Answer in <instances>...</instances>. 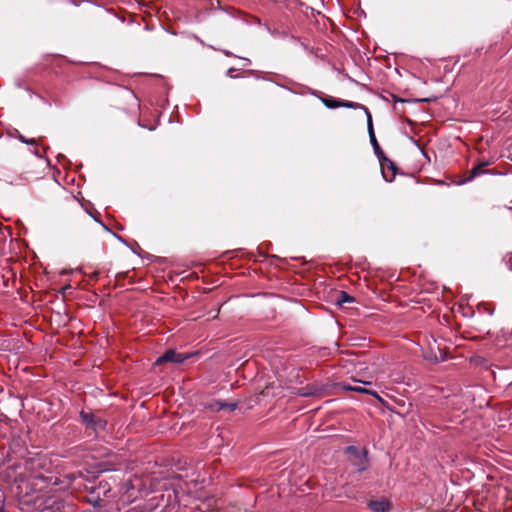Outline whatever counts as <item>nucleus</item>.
I'll return each mask as SVG.
<instances>
[{
    "label": "nucleus",
    "instance_id": "1",
    "mask_svg": "<svg viewBox=\"0 0 512 512\" xmlns=\"http://www.w3.org/2000/svg\"><path fill=\"white\" fill-rule=\"evenodd\" d=\"M188 357V354L177 353L175 350H168L156 360L155 364L159 365L164 362L182 363Z\"/></svg>",
    "mask_w": 512,
    "mask_h": 512
},
{
    "label": "nucleus",
    "instance_id": "2",
    "mask_svg": "<svg viewBox=\"0 0 512 512\" xmlns=\"http://www.w3.org/2000/svg\"><path fill=\"white\" fill-rule=\"evenodd\" d=\"M368 507L373 512H388L390 510V502L385 497H380L377 499L370 500L368 502Z\"/></svg>",
    "mask_w": 512,
    "mask_h": 512
},
{
    "label": "nucleus",
    "instance_id": "3",
    "mask_svg": "<svg viewBox=\"0 0 512 512\" xmlns=\"http://www.w3.org/2000/svg\"><path fill=\"white\" fill-rule=\"evenodd\" d=\"M343 388L345 390H348V391H355V392L370 394V395H373L375 398H377L380 402L383 401L382 398L377 394V392L372 391V390H368V389L363 388L361 386L344 385Z\"/></svg>",
    "mask_w": 512,
    "mask_h": 512
},
{
    "label": "nucleus",
    "instance_id": "4",
    "mask_svg": "<svg viewBox=\"0 0 512 512\" xmlns=\"http://www.w3.org/2000/svg\"><path fill=\"white\" fill-rule=\"evenodd\" d=\"M81 417L83 418V421L87 424V426H91L94 429H97V427H102V421H95L94 415L87 414L85 412H81Z\"/></svg>",
    "mask_w": 512,
    "mask_h": 512
},
{
    "label": "nucleus",
    "instance_id": "5",
    "mask_svg": "<svg viewBox=\"0 0 512 512\" xmlns=\"http://www.w3.org/2000/svg\"><path fill=\"white\" fill-rule=\"evenodd\" d=\"M324 104L328 107V108H337V107H340V106H344V107H354V103L352 102H340L336 99H324L323 100Z\"/></svg>",
    "mask_w": 512,
    "mask_h": 512
},
{
    "label": "nucleus",
    "instance_id": "6",
    "mask_svg": "<svg viewBox=\"0 0 512 512\" xmlns=\"http://www.w3.org/2000/svg\"><path fill=\"white\" fill-rule=\"evenodd\" d=\"M352 301H353V298L350 295H348L346 292H341L340 296L337 299L338 304H343V303L352 302Z\"/></svg>",
    "mask_w": 512,
    "mask_h": 512
},
{
    "label": "nucleus",
    "instance_id": "7",
    "mask_svg": "<svg viewBox=\"0 0 512 512\" xmlns=\"http://www.w3.org/2000/svg\"><path fill=\"white\" fill-rule=\"evenodd\" d=\"M369 137H370V142H371L375 152L378 153L380 151V146H379V144L377 142L375 134L369 135Z\"/></svg>",
    "mask_w": 512,
    "mask_h": 512
},
{
    "label": "nucleus",
    "instance_id": "8",
    "mask_svg": "<svg viewBox=\"0 0 512 512\" xmlns=\"http://www.w3.org/2000/svg\"><path fill=\"white\" fill-rule=\"evenodd\" d=\"M367 114H368V131H369V135H372V134H374L372 118L369 113H367Z\"/></svg>",
    "mask_w": 512,
    "mask_h": 512
},
{
    "label": "nucleus",
    "instance_id": "9",
    "mask_svg": "<svg viewBox=\"0 0 512 512\" xmlns=\"http://www.w3.org/2000/svg\"><path fill=\"white\" fill-rule=\"evenodd\" d=\"M481 168H482V166L474 167V168L471 170V176H472V177L477 176V175L480 173Z\"/></svg>",
    "mask_w": 512,
    "mask_h": 512
},
{
    "label": "nucleus",
    "instance_id": "10",
    "mask_svg": "<svg viewBox=\"0 0 512 512\" xmlns=\"http://www.w3.org/2000/svg\"><path fill=\"white\" fill-rule=\"evenodd\" d=\"M223 407H228L230 410H234L236 408V404H231V405H221L220 408H223Z\"/></svg>",
    "mask_w": 512,
    "mask_h": 512
},
{
    "label": "nucleus",
    "instance_id": "11",
    "mask_svg": "<svg viewBox=\"0 0 512 512\" xmlns=\"http://www.w3.org/2000/svg\"><path fill=\"white\" fill-rule=\"evenodd\" d=\"M20 139H21V141H22V142H25V143H30V144L35 143V140H34V139H32V140H26L24 137H20Z\"/></svg>",
    "mask_w": 512,
    "mask_h": 512
},
{
    "label": "nucleus",
    "instance_id": "12",
    "mask_svg": "<svg viewBox=\"0 0 512 512\" xmlns=\"http://www.w3.org/2000/svg\"><path fill=\"white\" fill-rule=\"evenodd\" d=\"M427 358H428V359H430V360H435V361H438V360H439V358H438L437 356H434V357H427Z\"/></svg>",
    "mask_w": 512,
    "mask_h": 512
},
{
    "label": "nucleus",
    "instance_id": "13",
    "mask_svg": "<svg viewBox=\"0 0 512 512\" xmlns=\"http://www.w3.org/2000/svg\"><path fill=\"white\" fill-rule=\"evenodd\" d=\"M314 394V392H308V393H305L304 395H312Z\"/></svg>",
    "mask_w": 512,
    "mask_h": 512
}]
</instances>
